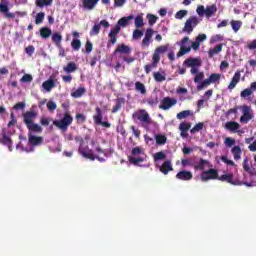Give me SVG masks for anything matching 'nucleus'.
<instances>
[{
	"label": "nucleus",
	"instance_id": "44",
	"mask_svg": "<svg viewBox=\"0 0 256 256\" xmlns=\"http://www.w3.org/2000/svg\"><path fill=\"white\" fill-rule=\"evenodd\" d=\"M190 115H193V112L191 110H184L182 112H179L177 114V119H187V117H190Z\"/></svg>",
	"mask_w": 256,
	"mask_h": 256
},
{
	"label": "nucleus",
	"instance_id": "64",
	"mask_svg": "<svg viewBox=\"0 0 256 256\" xmlns=\"http://www.w3.org/2000/svg\"><path fill=\"white\" fill-rule=\"evenodd\" d=\"M132 155L133 157H137V155L143 154V149L141 147H135L132 149Z\"/></svg>",
	"mask_w": 256,
	"mask_h": 256
},
{
	"label": "nucleus",
	"instance_id": "25",
	"mask_svg": "<svg viewBox=\"0 0 256 256\" xmlns=\"http://www.w3.org/2000/svg\"><path fill=\"white\" fill-rule=\"evenodd\" d=\"M225 129H227V131L235 133L238 131V129H241V125H239L236 121H229L226 122Z\"/></svg>",
	"mask_w": 256,
	"mask_h": 256
},
{
	"label": "nucleus",
	"instance_id": "57",
	"mask_svg": "<svg viewBox=\"0 0 256 256\" xmlns=\"http://www.w3.org/2000/svg\"><path fill=\"white\" fill-rule=\"evenodd\" d=\"M203 79H205V73L203 72H198L196 74V76L194 77V83H201V81H203Z\"/></svg>",
	"mask_w": 256,
	"mask_h": 256
},
{
	"label": "nucleus",
	"instance_id": "61",
	"mask_svg": "<svg viewBox=\"0 0 256 256\" xmlns=\"http://www.w3.org/2000/svg\"><path fill=\"white\" fill-rule=\"evenodd\" d=\"M187 10H180L176 12L175 19H183V17H187Z\"/></svg>",
	"mask_w": 256,
	"mask_h": 256
},
{
	"label": "nucleus",
	"instance_id": "21",
	"mask_svg": "<svg viewBox=\"0 0 256 256\" xmlns=\"http://www.w3.org/2000/svg\"><path fill=\"white\" fill-rule=\"evenodd\" d=\"M187 67H201L202 61L199 58H188L184 61Z\"/></svg>",
	"mask_w": 256,
	"mask_h": 256
},
{
	"label": "nucleus",
	"instance_id": "52",
	"mask_svg": "<svg viewBox=\"0 0 256 256\" xmlns=\"http://www.w3.org/2000/svg\"><path fill=\"white\" fill-rule=\"evenodd\" d=\"M210 83H217V81L221 80V74L213 73L208 78Z\"/></svg>",
	"mask_w": 256,
	"mask_h": 256
},
{
	"label": "nucleus",
	"instance_id": "14",
	"mask_svg": "<svg viewBox=\"0 0 256 256\" xmlns=\"http://www.w3.org/2000/svg\"><path fill=\"white\" fill-rule=\"evenodd\" d=\"M189 129H191V122H182L179 125L180 137L187 139L189 137Z\"/></svg>",
	"mask_w": 256,
	"mask_h": 256
},
{
	"label": "nucleus",
	"instance_id": "48",
	"mask_svg": "<svg viewBox=\"0 0 256 256\" xmlns=\"http://www.w3.org/2000/svg\"><path fill=\"white\" fill-rule=\"evenodd\" d=\"M71 47L74 49V51H79L81 49V40L79 39H73L71 42Z\"/></svg>",
	"mask_w": 256,
	"mask_h": 256
},
{
	"label": "nucleus",
	"instance_id": "11",
	"mask_svg": "<svg viewBox=\"0 0 256 256\" xmlns=\"http://www.w3.org/2000/svg\"><path fill=\"white\" fill-rule=\"evenodd\" d=\"M119 33H121V26L117 24L114 28L110 30V33L108 34V47L110 43L111 45H115V43H117V35H119Z\"/></svg>",
	"mask_w": 256,
	"mask_h": 256
},
{
	"label": "nucleus",
	"instance_id": "55",
	"mask_svg": "<svg viewBox=\"0 0 256 256\" xmlns=\"http://www.w3.org/2000/svg\"><path fill=\"white\" fill-rule=\"evenodd\" d=\"M141 37H143V31H141L139 29H136L133 31L132 38L135 41H139V39H141Z\"/></svg>",
	"mask_w": 256,
	"mask_h": 256
},
{
	"label": "nucleus",
	"instance_id": "42",
	"mask_svg": "<svg viewBox=\"0 0 256 256\" xmlns=\"http://www.w3.org/2000/svg\"><path fill=\"white\" fill-rule=\"evenodd\" d=\"M203 127H205V124L203 122H199L190 130V133L192 135H195V133H199V131H202Z\"/></svg>",
	"mask_w": 256,
	"mask_h": 256
},
{
	"label": "nucleus",
	"instance_id": "49",
	"mask_svg": "<svg viewBox=\"0 0 256 256\" xmlns=\"http://www.w3.org/2000/svg\"><path fill=\"white\" fill-rule=\"evenodd\" d=\"M153 77L157 83H163V81L166 79L165 75L161 74L160 72H154Z\"/></svg>",
	"mask_w": 256,
	"mask_h": 256
},
{
	"label": "nucleus",
	"instance_id": "56",
	"mask_svg": "<svg viewBox=\"0 0 256 256\" xmlns=\"http://www.w3.org/2000/svg\"><path fill=\"white\" fill-rule=\"evenodd\" d=\"M147 19H148L149 25L153 26L155 25V23H157V19L159 18L153 14H147Z\"/></svg>",
	"mask_w": 256,
	"mask_h": 256
},
{
	"label": "nucleus",
	"instance_id": "51",
	"mask_svg": "<svg viewBox=\"0 0 256 256\" xmlns=\"http://www.w3.org/2000/svg\"><path fill=\"white\" fill-rule=\"evenodd\" d=\"M163 159H167L165 152L160 151L154 154V161H163Z\"/></svg>",
	"mask_w": 256,
	"mask_h": 256
},
{
	"label": "nucleus",
	"instance_id": "28",
	"mask_svg": "<svg viewBox=\"0 0 256 256\" xmlns=\"http://www.w3.org/2000/svg\"><path fill=\"white\" fill-rule=\"evenodd\" d=\"M51 40L56 45V47H61V42L63 41V36L59 32H54L51 36Z\"/></svg>",
	"mask_w": 256,
	"mask_h": 256
},
{
	"label": "nucleus",
	"instance_id": "53",
	"mask_svg": "<svg viewBox=\"0 0 256 256\" xmlns=\"http://www.w3.org/2000/svg\"><path fill=\"white\" fill-rule=\"evenodd\" d=\"M253 95V90L251 88H246L240 93V97L246 99V97H251Z\"/></svg>",
	"mask_w": 256,
	"mask_h": 256
},
{
	"label": "nucleus",
	"instance_id": "41",
	"mask_svg": "<svg viewBox=\"0 0 256 256\" xmlns=\"http://www.w3.org/2000/svg\"><path fill=\"white\" fill-rule=\"evenodd\" d=\"M160 55L161 54L159 52H157L156 50L154 51L153 56H152L153 67H157V65L161 61V56Z\"/></svg>",
	"mask_w": 256,
	"mask_h": 256
},
{
	"label": "nucleus",
	"instance_id": "8",
	"mask_svg": "<svg viewBox=\"0 0 256 256\" xmlns=\"http://www.w3.org/2000/svg\"><path fill=\"white\" fill-rule=\"evenodd\" d=\"M240 109L242 110V116L240 117V123L247 124L251 119H253V112L251 108L247 105L241 106Z\"/></svg>",
	"mask_w": 256,
	"mask_h": 256
},
{
	"label": "nucleus",
	"instance_id": "45",
	"mask_svg": "<svg viewBox=\"0 0 256 256\" xmlns=\"http://www.w3.org/2000/svg\"><path fill=\"white\" fill-rule=\"evenodd\" d=\"M101 31V24H95L90 30V37H95V35H99Z\"/></svg>",
	"mask_w": 256,
	"mask_h": 256
},
{
	"label": "nucleus",
	"instance_id": "59",
	"mask_svg": "<svg viewBox=\"0 0 256 256\" xmlns=\"http://www.w3.org/2000/svg\"><path fill=\"white\" fill-rule=\"evenodd\" d=\"M145 159L143 158H135V157H130L129 162L132 163V165H139V163H143Z\"/></svg>",
	"mask_w": 256,
	"mask_h": 256
},
{
	"label": "nucleus",
	"instance_id": "16",
	"mask_svg": "<svg viewBox=\"0 0 256 256\" xmlns=\"http://www.w3.org/2000/svg\"><path fill=\"white\" fill-rule=\"evenodd\" d=\"M176 179L180 181H191V179H193V173H191V171L182 170L176 174Z\"/></svg>",
	"mask_w": 256,
	"mask_h": 256
},
{
	"label": "nucleus",
	"instance_id": "50",
	"mask_svg": "<svg viewBox=\"0 0 256 256\" xmlns=\"http://www.w3.org/2000/svg\"><path fill=\"white\" fill-rule=\"evenodd\" d=\"M44 20H45V13L40 12L36 15L35 24L36 25H41V23H43Z\"/></svg>",
	"mask_w": 256,
	"mask_h": 256
},
{
	"label": "nucleus",
	"instance_id": "46",
	"mask_svg": "<svg viewBox=\"0 0 256 256\" xmlns=\"http://www.w3.org/2000/svg\"><path fill=\"white\" fill-rule=\"evenodd\" d=\"M171 49V46L169 44L159 46L155 49L160 55H163V53H167V51Z\"/></svg>",
	"mask_w": 256,
	"mask_h": 256
},
{
	"label": "nucleus",
	"instance_id": "26",
	"mask_svg": "<svg viewBox=\"0 0 256 256\" xmlns=\"http://www.w3.org/2000/svg\"><path fill=\"white\" fill-rule=\"evenodd\" d=\"M133 19H135V16L130 15L127 17H122L118 20V24L119 27H127L128 25H130L131 21H133Z\"/></svg>",
	"mask_w": 256,
	"mask_h": 256
},
{
	"label": "nucleus",
	"instance_id": "40",
	"mask_svg": "<svg viewBox=\"0 0 256 256\" xmlns=\"http://www.w3.org/2000/svg\"><path fill=\"white\" fill-rule=\"evenodd\" d=\"M134 25H135L136 29H141V27H143L145 25V23L143 22V16L137 15L135 17Z\"/></svg>",
	"mask_w": 256,
	"mask_h": 256
},
{
	"label": "nucleus",
	"instance_id": "29",
	"mask_svg": "<svg viewBox=\"0 0 256 256\" xmlns=\"http://www.w3.org/2000/svg\"><path fill=\"white\" fill-rule=\"evenodd\" d=\"M43 89L47 91V93H50L51 89L55 87V80L53 79H48L42 83Z\"/></svg>",
	"mask_w": 256,
	"mask_h": 256
},
{
	"label": "nucleus",
	"instance_id": "58",
	"mask_svg": "<svg viewBox=\"0 0 256 256\" xmlns=\"http://www.w3.org/2000/svg\"><path fill=\"white\" fill-rule=\"evenodd\" d=\"M20 81L21 83H31V81H33V76L31 74H24Z\"/></svg>",
	"mask_w": 256,
	"mask_h": 256
},
{
	"label": "nucleus",
	"instance_id": "17",
	"mask_svg": "<svg viewBox=\"0 0 256 256\" xmlns=\"http://www.w3.org/2000/svg\"><path fill=\"white\" fill-rule=\"evenodd\" d=\"M239 81H241V71H236L231 79L230 84L228 85V89L230 91H233V89H235V87H237V84L239 83Z\"/></svg>",
	"mask_w": 256,
	"mask_h": 256
},
{
	"label": "nucleus",
	"instance_id": "62",
	"mask_svg": "<svg viewBox=\"0 0 256 256\" xmlns=\"http://www.w3.org/2000/svg\"><path fill=\"white\" fill-rule=\"evenodd\" d=\"M196 12L199 15V17H203V15H206L205 6H203V5L198 6L197 9H196Z\"/></svg>",
	"mask_w": 256,
	"mask_h": 256
},
{
	"label": "nucleus",
	"instance_id": "63",
	"mask_svg": "<svg viewBox=\"0 0 256 256\" xmlns=\"http://www.w3.org/2000/svg\"><path fill=\"white\" fill-rule=\"evenodd\" d=\"M46 107L48 111H55V109H57V104L54 101H48Z\"/></svg>",
	"mask_w": 256,
	"mask_h": 256
},
{
	"label": "nucleus",
	"instance_id": "36",
	"mask_svg": "<svg viewBox=\"0 0 256 256\" xmlns=\"http://www.w3.org/2000/svg\"><path fill=\"white\" fill-rule=\"evenodd\" d=\"M217 13V5L212 4L206 7V17H213Z\"/></svg>",
	"mask_w": 256,
	"mask_h": 256
},
{
	"label": "nucleus",
	"instance_id": "22",
	"mask_svg": "<svg viewBox=\"0 0 256 256\" xmlns=\"http://www.w3.org/2000/svg\"><path fill=\"white\" fill-rule=\"evenodd\" d=\"M169 171H173V164H171V160L163 162L160 166V172L163 173V175H168Z\"/></svg>",
	"mask_w": 256,
	"mask_h": 256
},
{
	"label": "nucleus",
	"instance_id": "27",
	"mask_svg": "<svg viewBox=\"0 0 256 256\" xmlns=\"http://www.w3.org/2000/svg\"><path fill=\"white\" fill-rule=\"evenodd\" d=\"M115 106H113L111 113H117L118 111H121V108L123 107V105H125V98H117L115 100Z\"/></svg>",
	"mask_w": 256,
	"mask_h": 256
},
{
	"label": "nucleus",
	"instance_id": "33",
	"mask_svg": "<svg viewBox=\"0 0 256 256\" xmlns=\"http://www.w3.org/2000/svg\"><path fill=\"white\" fill-rule=\"evenodd\" d=\"M53 0H36V7L43 9V7H51Z\"/></svg>",
	"mask_w": 256,
	"mask_h": 256
},
{
	"label": "nucleus",
	"instance_id": "9",
	"mask_svg": "<svg viewBox=\"0 0 256 256\" xmlns=\"http://www.w3.org/2000/svg\"><path fill=\"white\" fill-rule=\"evenodd\" d=\"M174 105H177V99L171 98V97H165L162 99L159 109H162L163 111H169L171 107Z\"/></svg>",
	"mask_w": 256,
	"mask_h": 256
},
{
	"label": "nucleus",
	"instance_id": "5",
	"mask_svg": "<svg viewBox=\"0 0 256 256\" xmlns=\"http://www.w3.org/2000/svg\"><path fill=\"white\" fill-rule=\"evenodd\" d=\"M84 11H93L99 0H81ZM102 5H110L111 0H101Z\"/></svg>",
	"mask_w": 256,
	"mask_h": 256
},
{
	"label": "nucleus",
	"instance_id": "4",
	"mask_svg": "<svg viewBox=\"0 0 256 256\" xmlns=\"http://www.w3.org/2000/svg\"><path fill=\"white\" fill-rule=\"evenodd\" d=\"M71 123H73V116H71L67 112L64 113V116L61 120L53 121V125H55V127H58V129H62V131H66L67 127H69V125H71Z\"/></svg>",
	"mask_w": 256,
	"mask_h": 256
},
{
	"label": "nucleus",
	"instance_id": "23",
	"mask_svg": "<svg viewBox=\"0 0 256 256\" xmlns=\"http://www.w3.org/2000/svg\"><path fill=\"white\" fill-rule=\"evenodd\" d=\"M0 143H2V145H6V147H8V149H9V151H13V140H11V137L7 136L6 133L2 134Z\"/></svg>",
	"mask_w": 256,
	"mask_h": 256
},
{
	"label": "nucleus",
	"instance_id": "24",
	"mask_svg": "<svg viewBox=\"0 0 256 256\" xmlns=\"http://www.w3.org/2000/svg\"><path fill=\"white\" fill-rule=\"evenodd\" d=\"M115 53H120L121 55H131V47L125 44H120L115 49Z\"/></svg>",
	"mask_w": 256,
	"mask_h": 256
},
{
	"label": "nucleus",
	"instance_id": "38",
	"mask_svg": "<svg viewBox=\"0 0 256 256\" xmlns=\"http://www.w3.org/2000/svg\"><path fill=\"white\" fill-rule=\"evenodd\" d=\"M209 85H211V82L209 81V78L203 80L202 82H200L197 86L196 89L197 91H203V89H207V87H209Z\"/></svg>",
	"mask_w": 256,
	"mask_h": 256
},
{
	"label": "nucleus",
	"instance_id": "32",
	"mask_svg": "<svg viewBox=\"0 0 256 256\" xmlns=\"http://www.w3.org/2000/svg\"><path fill=\"white\" fill-rule=\"evenodd\" d=\"M232 155L235 159V161H239L241 159V154L243 153V150H241V147L239 146H234L231 150Z\"/></svg>",
	"mask_w": 256,
	"mask_h": 256
},
{
	"label": "nucleus",
	"instance_id": "18",
	"mask_svg": "<svg viewBox=\"0 0 256 256\" xmlns=\"http://www.w3.org/2000/svg\"><path fill=\"white\" fill-rule=\"evenodd\" d=\"M155 31L152 28H148L145 32V37L142 40V47H149V43H151V39H153V34Z\"/></svg>",
	"mask_w": 256,
	"mask_h": 256
},
{
	"label": "nucleus",
	"instance_id": "31",
	"mask_svg": "<svg viewBox=\"0 0 256 256\" xmlns=\"http://www.w3.org/2000/svg\"><path fill=\"white\" fill-rule=\"evenodd\" d=\"M87 93V89H85V87H79L77 90L71 92V97H73V99H80V97L84 94Z\"/></svg>",
	"mask_w": 256,
	"mask_h": 256
},
{
	"label": "nucleus",
	"instance_id": "37",
	"mask_svg": "<svg viewBox=\"0 0 256 256\" xmlns=\"http://www.w3.org/2000/svg\"><path fill=\"white\" fill-rule=\"evenodd\" d=\"M135 90L138 92V93H141V95H145L147 93V88H145V84L137 81L135 83Z\"/></svg>",
	"mask_w": 256,
	"mask_h": 256
},
{
	"label": "nucleus",
	"instance_id": "20",
	"mask_svg": "<svg viewBox=\"0 0 256 256\" xmlns=\"http://www.w3.org/2000/svg\"><path fill=\"white\" fill-rule=\"evenodd\" d=\"M78 153L82 155V157H85V159H90V161H95V154H93L92 150L87 151L83 147H79Z\"/></svg>",
	"mask_w": 256,
	"mask_h": 256
},
{
	"label": "nucleus",
	"instance_id": "15",
	"mask_svg": "<svg viewBox=\"0 0 256 256\" xmlns=\"http://www.w3.org/2000/svg\"><path fill=\"white\" fill-rule=\"evenodd\" d=\"M189 42V37H184L182 40H181V46H180V50L179 52L177 53V57H183V55H187V53H189L191 51V47H186L185 46V43H188Z\"/></svg>",
	"mask_w": 256,
	"mask_h": 256
},
{
	"label": "nucleus",
	"instance_id": "34",
	"mask_svg": "<svg viewBox=\"0 0 256 256\" xmlns=\"http://www.w3.org/2000/svg\"><path fill=\"white\" fill-rule=\"evenodd\" d=\"M63 71H65V73H74V71H77V64L75 62H69L63 67Z\"/></svg>",
	"mask_w": 256,
	"mask_h": 256
},
{
	"label": "nucleus",
	"instance_id": "30",
	"mask_svg": "<svg viewBox=\"0 0 256 256\" xmlns=\"http://www.w3.org/2000/svg\"><path fill=\"white\" fill-rule=\"evenodd\" d=\"M223 51V44H218L214 48L208 51V55L210 58L215 57V55L221 53Z\"/></svg>",
	"mask_w": 256,
	"mask_h": 256
},
{
	"label": "nucleus",
	"instance_id": "35",
	"mask_svg": "<svg viewBox=\"0 0 256 256\" xmlns=\"http://www.w3.org/2000/svg\"><path fill=\"white\" fill-rule=\"evenodd\" d=\"M52 34L53 32L49 27H42L40 29V37H42V39H49L50 35Z\"/></svg>",
	"mask_w": 256,
	"mask_h": 256
},
{
	"label": "nucleus",
	"instance_id": "60",
	"mask_svg": "<svg viewBox=\"0 0 256 256\" xmlns=\"http://www.w3.org/2000/svg\"><path fill=\"white\" fill-rule=\"evenodd\" d=\"M25 53L28 55V57H32L33 53H35V46L29 45L25 48Z\"/></svg>",
	"mask_w": 256,
	"mask_h": 256
},
{
	"label": "nucleus",
	"instance_id": "7",
	"mask_svg": "<svg viewBox=\"0 0 256 256\" xmlns=\"http://www.w3.org/2000/svg\"><path fill=\"white\" fill-rule=\"evenodd\" d=\"M200 179L203 182L219 179V172L216 169L210 168L200 174Z\"/></svg>",
	"mask_w": 256,
	"mask_h": 256
},
{
	"label": "nucleus",
	"instance_id": "54",
	"mask_svg": "<svg viewBox=\"0 0 256 256\" xmlns=\"http://www.w3.org/2000/svg\"><path fill=\"white\" fill-rule=\"evenodd\" d=\"M225 37L221 34H216L211 37L210 43H219V41H223Z\"/></svg>",
	"mask_w": 256,
	"mask_h": 256
},
{
	"label": "nucleus",
	"instance_id": "10",
	"mask_svg": "<svg viewBox=\"0 0 256 256\" xmlns=\"http://www.w3.org/2000/svg\"><path fill=\"white\" fill-rule=\"evenodd\" d=\"M235 176L233 173L230 174H223L221 176H218V181H225L226 183H230V185H243V183L239 180H234Z\"/></svg>",
	"mask_w": 256,
	"mask_h": 256
},
{
	"label": "nucleus",
	"instance_id": "3",
	"mask_svg": "<svg viewBox=\"0 0 256 256\" xmlns=\"http://www.w3.org/2000/svg\"><path fill=\"white\" fill-rule=\"evenodd\" d=\"M134 117L140 121L142 127H144L145 129H147V127H149V125H151V123H153V121L151 120V117L149 116V113L145 110H140L137 113L134 114Z\"/></svg>",
	"mask_w": 256,
	"mask_h": 256
},
{
	"label": "nucleus",
	"instance_id": "2",
	"mask_svg": "<svg viewBox=\"0 0 256 256\" xmlns=\"http://www.w3.org/2000/svg\"><path fill=\"white\" fill-rule=\"evenodd\" d=\"M199 23H201V21L199 20V17L190 16L184 24V27L182 29L183 33H187V35H191V32L195 29V27H197V25H199Z\"/></svg>",
	"mask_w": 256,
	"mask_h": 256
},
{
	"label": "nucleus",
	"instance_id": "6",
	"mask_svg": "<svg viewBox=\"0 0 256 256\" xmlns=\"http://www.w3.org/2000/svg\"><path fill=\"white\" fill-rule=\"evenodd\" d=\"M93 119L96 125H101V127H106V129L111 127V123L103 121V111L99 107L95 108V115L93 116Z\"/></svg>",
	"mask_w": 256,
	"mask_h": 256
},
{
	"label": "nucleus",
	"instance_id": "43",
	"mask_svg": "<svg viewBox=\"0 0 256 256\" xmlns=\"http://www.w3.org/2000/svg\"><path fill=\"white\" fill-rule=\"evenodd\" d=\"M52 121H54L53 118L43 116L40 118V125H42V127H49Z\"/></svg>",
	"mask_w": 256,
	"mask_h": 256
},
{
	"label": "nucleus",
	"instance_id": "12",
	"mask_svg": "<svg viewBox=\"0 0 256 256\" xmlns=\"http://www.w3.org/2000/svg\"><path fill=\"white\" fill-rule=\"evenodd\" d=\"M34 132L28 130V143L32 145V147H39V145H43V137L33 135Z\"/></svg>",
	"mask_w": 256,
	"mask_h": 256
},
{
	"label": "nucleus",
	"instance_id": "1",
	"mask_svg": "<svg viewBox=\"0 0 256 256\" xmlns=\"http://www.w3.org/2000/svg\"><path fill=\"white\" fill-rule=\"evenodd\" d=\"M22 117L23 123L26 125L28 131L34 133H43V127L34 122L37 119V112L35 110L27 111L22 115Z\"/></svg>",
	"mask_w": 256,
	"mask_h": 256
},
{
	"label": "nucleus",
	"instance_id": "19",
	"mask_svg": "<svg viewBox=\"0 0 256 256\" xmlns=\"http://www.w3.org/2000/svg\"><path fill=\"white\" fill-rule=\"evenodd\" d=\"M209 166V160L200 158L198 162L193 163L195 171H205V167Z\"/></svg>",
	"mask_w": 256,
	"mask_h": 256
},
{
	"label": "nucleus",
	"instance_id": "47",
	"mask_svg": "<svg viewBox=\"0 0 256 256\" xmlns=\"http://www.w3.org/2000/svg\"><path fill=\"white\" fill-rule=\"evenodd\" d=\"M155 139L157 145H165L167 143V137L165 135H156Z\"/></svg>",
	"mask_w": 256,
	"mask_h": 256
},
{
	"label": "nucleus",
	"instance_id": "39",
	"mask_svg": "<svg viewBox=\"0 0 256 256\" xmlns=\"http://www.w3.org/2000/svg\"><path fill=\"white\" fill-rule=\"evenodd\" d=\"M230 25H231L234 33H237L239 31V29H241V26L243 25V22H241L239 20H232L230 22Z\"/></svg>",
	"mask_w": 256,
	"mask_h": 256
},
{
	"label": "nucleus",
	"instance_id": "13",
	"mask_svg": "<svg viewBox=\"0 0 256 256\" xmlns=\"http://www.w3.org/2000/svg\"><path fill=\"white\" fill-rule=\"evenodd\" d=\"M0 13H2L7 19H15V14L12 12H9V6L7 5V0H1Z\"/></svg>",
	"mask_w": 256,
	"mask_h": 256
}]
</instances>
